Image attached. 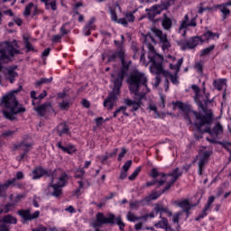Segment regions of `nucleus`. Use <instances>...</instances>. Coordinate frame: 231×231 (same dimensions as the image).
<instances>
[{"instance_id":"obj_1","label":"nucleus","mask_w":231,"mask_h":231,"mask_svg":"<svg viewBox=\"0 0 231 231\" xmlns=\"http://www.w3.org/2000/svg\"><path fill=\"white\" fill-rule=\"evenodd\" d=\"M127 82L131 93L135 95V100L126 98L125 99V104L126 107H132L131 111H138L142 106V98L150 91L147 87V76H145V73L134 69L130 73Z\"/></svg>"},{"instance_id":"obj_2","label":"nucleus","mask_w":231,"mask_h":231,"mask_svg":"<svg viewBox=\"0 0 231 231\" xmlns=\"http://www.w3.org/2000/svg\"><path fill=\"white\" fill-rule=\"evenodd\" d=\"M117 55L122 62L121 70L118 73L112 74V82L114 84V88L103 103L104 107H106L108 111H111L113 107H115V103L116 102V98H118L124 77L127 75V71H129V68L131 66V60H129L127 55H125V51L124 49H121L117 52Z\"/></svg>"},{"instance_id":"obj_3","label":"nucleus","mask_w":231,"mask_h":231,"mask_svg":"<svg viewBox=\"0 0 231 231\" xmlns=\"http://www.w3.org/2000/svg\"><path fill=\"white\" fill-rule=\"evenodd\" d=\"M144 42H147L148 48L150 50L148 54V59L150 60V71L153 75H163L167 79H171L172 84L178 85V77L165 71L163 69V56L160 55L156 51H154V47L151 45V42L156 43V41L151 34H146L144 36Z\"/></svg>"},{"instance_id":"obj_4","label":"nucleus","mask_w":231,"mask_h":231,"mask_svg":"<svg viewBox=\"0 0 231 231\" xmlns=\"http://www.w3.org/2000/svg\"><path fill=\"white\" fill-rule=\"evenodd\" d=\"M23 89L22 86H19L17 89L11 91L9 94L4 96L0 101V106L4 108L3 114L7 120H15V116L18 113H24L26 109L22 106H19L15 93H19Z\"/></svg>"},{"instance_id":"obj_5","label":"nucleus","mask_w":231,"mask_h":231,"mask_svg":"<svg viewBox=\"0 0 231 231\" xmlns=\"http://www.w3.org/2000/svg\"><path fill=\"white\" fill-rule=\"evenodd\" d=\"M19 53L17 42H4L0 43V71L3 69V62L12 60L14 55Z\"/></svg>"},{"instance_id":"obj_6","label":"nucleus","mask_w":231,"mask_h":231,"mask_svg":"<svg viewBox=\"0 0 231 231\" xmlns=\"http://www.w3.org/2000/svg\"><path fill=\"white\" fill-rule=\"evenodd\" d=\"M67 175L62 170H56L52 175V180L49 185L50 190H52V196L59 198L62 194V187H66Z\"/></svg>"},{"instance_id":"obj_7","label":"nucleus","mask_w":231,"mask_h":231,"mask_svg":"<svg viewBox=\"0 0 231 231\" xmlns=\"http://www.w3.org/2000/svg\"><path fill=\"white\" fill-rule=\"evenodd\" d=\"M151 176L152 178H161V180H163L164 183L167 184L165 190H169L171 189V185H172V183L181 176V171H180V169L176 168L171 173L165 175L158 172V169L152 168L151 171Z\"/></svg>"},{"instance_id":"obj_8","label":"nucleus","mask_w":231,"mask_h":231,"mask_svg":"<svg viewBox=\"0 0 231 231\" xmlns=\"http://www.w3.org/2000/svg\"><path fill=\"white\" fill-rule=\"evenodd\" d=\"M212 155V148L210 147H201L199 151V155L197 157L198 165H199V174H203L205 165L208 163L210 156Z\"/></svg>"},{"instance_id":"obj_9","label":"nucleus","mask_w":231,"mask_h":231,"mask_svg":"<svg viewBox=\"0 0 231 231\" xmlns=\"http://www.w3.org/2000/svg\"><path fill=\"white\" fill-rule=\"evenodd\" d=\"M198 18V14L190 18V14H188L184 15L183 20L180 22V25L179 27V33L182 35V37H185L187 35V32L189 31V28H196L197 23L196 19Z\"/></svg>"},{"instance_id":"obj_10","label":"nucleus","mask_w":231,"mask_h":231,"mask_svg":"<svg viewBox=\"0 0 231 231\" xmlns=\"http://www.w3.org/2000/svg\"><path fill=\"white\" fill-rule=\"evenodd\" d=\"M193 115L197 120L195 125L199 131H201V127H203V125H207L208 127L210 122H212V110H209L208 113L203 116L198 112H193Z\"/></svg>"},{"instance_id":"obj_11","label":"nucleus","mask_w":231,"mask_h":231,"mask_svg":"<svg viewBox=\"0 0 231 231\" xmlns=\"http://www.w3.org/2000/svg\"><path fill=\"white\" fill-rule=\"evenodd\" d=\"M152 33H153L155 37H158V39H160V42L162 44V49L163 50V51L171 48V42H169V40L167 39V34H163V32L157 28H152Z\"/></svg>"},{"instance_id":"obj_12","label":"nucleus","mask_w":231,"mask_h":231,"mask_svg":"<svg viewBox=\"0 0 231 231\" xmlns=\"http://www.w3.org/2000/svg\"><path fill=\"white\" fill-rule=\"evenodd\" d=\"M201 44V38L199 36L190 38L186 42H180L181 50H194L196 46Z\"/></svg>"},{"instance_id":"obj_13","label":"nucleus","mask_w":231,"mask_h":231,"mask_svg":"<svg viewBox=\"0 0 231 231\" xmlns=\"http://www.w3.org/2000/svg\"><path fill=\"white\" fill-rule=\"evenodd\" d=\"M166 61L170 63V69H172L175 75H178L180 69L181 68V64H183V58L178 60L176 61V58L173 56H167Z\"/></svg>"},{"instance_id":"obj_14","label":"nucleus","mask_w":231,"mask_h":231,"mask_svg":"<svg viewBox=\"0 0 231 231\" xmlns=\"http://www.w3.org/2000/svg\"><path fill=\"white\" fill-rule=\"evenodd\" d=\"M163 10H167V5H153L150 9H146V12L148 14V17L150 19H152L153 17H156V15H160Z\"/></svg>"},{"instance_id":"obj_15","label":"nucleus","mask_w":231,"mask_h":231,"mask_svg":"<svg viewBox=\"0 0 231 231\" xmlns=\"http://www.w3.org/2000/svg\"><path fill=\"white\" fill-rule=\"evenodd\" d=\"M34 111H36L40 116H44L46 113H51L53 107L51 106V103L46 102L43 105L34 106Z\"/></svg>"},{"instance_id":"obj_16","label":"nucleus","mask_w":231,"mask_h":231,"mask_svg":"<svg viewBox=\"0 0 231 231\" xmlns=\"http://www.w3.org/2000/svg\"><path fill=\"white\" fill-rule=\"evenodd\" d=\"M215 199H216V198H214V196H210L208 198V202L205 205L203 210L196 217V221H199V219H203V217H207V215H208L207 212H208V210H210V208H212V203H214Z\"/></svg>"},{"instance_id":"obj_17","label":"nucleus","mask_w":231,"mask_h":231,"mask_svg":"<svg viewBox=\"0 0 231 231\" xmlns=\"http://www.w3.org/2000/svg\"><path fill=\"white\" fill-rule=\"evenodd\" d=\"M19 216L24 219V221H32V219H37L41 216V212L35 211L34 213H30L29 209L18 211Z\"/></svg>"},{"instance_id":"obj_18","label":"nucleus","mask_w":231,"mask_h":231,"mask_svg":"<svg viewBox=\"0 0 231 231\" xmlns=\"http://www.w3.org/2000/svg\"><path fill=\"white\" fill-rule=\"evenodd\" d=\"M154 214H167L168 216H172V213L167 209V208H163L162 205H157L155 208L151 212V214L147 215L146 217H154L156 215Z\"/></svg>"},{"instance_id":"obj_19","label":"nucleus","mask_w":231,"mask_h":231,"mask_svg":"<svg viewBox=\"0 0 231 231\" xmlns=\"http://www.w3.org/2000/svg\"><path fill=\"white\" fill-rule=\"evenodd\" d=\"M199 38H200L201 43L208 42V41H214V39H219V34L208 31Z\"/></svg>"},{"instance_id":"obj_20","label":"nucleus","mask_w":231,"mask_h":231,"mask_svg":"<svg viewBox=\"0 0 231 231\" xmlns=\"http://www.w3.org/2000/svg\"><path fill=\"white\" fill-rule=\"evenodd\" d=\"M228 6H231V0L227 3L217 5V8H218L219 12L224 15V19H226V16L230 15V9H228Z\"/></svg>"},{"instance_id":"obj_21","label":"nucleus","mask_w":231,"mask_h":231,"mask_svg":"<svg viewBox=\"0 0 231 231\" xmlns=\"http://www.w3.org/2000/svg\"><path fill=\"white\" fill-rule=\"evenodd\" d=\"M46 174H48V171H46V170L42 169V167H38L32 171L31 176L32 180H39L42 178V176H46Z\"/></svg>"},{"instance_id":"obj_22","label":"nucleus","mask_w":231,"mask_h":231,"mask_svg":"<svg viewBox=\"0 0 231 231\" xmlns=\"http://www.w3.org/2000/svg\"><path fill=\"white\" fill-rule=\"evenodd\" d=\"M5 77L6 80H9L11 84H14V82H15V78L18 77V74L14 69H7L5 72Z\"/></svg>"},{"instance_id":"obj_23","label":"nucleus","mask_w":231,"mask_h":231,"mask_svg":"<svg viewBox=\"0 0 231 231\" xmlns=\"http://www.w3.org/2000/svg\"><path fill=\"white\" fill-rule=\"evenodd\" d=\"M204 133H209L211 136H217L223 133V126L219 124H217L212 131H210V127H208L206 130H204Z\"/></svg>"},{"instance_id":"obj_24","label":"nucleus","mask_w":231,"mask_h":231,"mask_svg":"<svg viewBox=\"0 0 231 231\" xmlns=\"http://www.w3.org/2000/svg\"><path fill=\"white\" fill-rule=\"evenodd\" d=\"M24 15L28 16L30 14H37V5H33V3H30L26 7L24 11Z\"/></svg>"},{"instance_id":"obj_25","label":"nucleus","mask_w":231,"mask_h":231,"mask_svg":"<svg viewBox=\"0 0 231 231\" xmlns=\"http://www.w3.org/2000/svg\"><path fill=\"white\" fill-rule=\"evenodd\" d=\"M125 111H127V106H120L116 111L114 112V118H116V116H129V114H127Z\"/></svg>"},{"instance_id":"obj_26","label":"nucleus","mask_w":231,"mask_h":231,"mask_svg":"<svg viewBox=\"0 0 231 231\" xmlns=\"http://www.w3.org/2000/svg\"><path fill=\"white\" fill-rule=\"evenodd\" d=\"M213 84L216 89H217L218 91H221V89H224L225 88H226V79H217V80H215Z\"/></svg>"},{"instance_id":"obj_27","label":"nucleus","mask_w":231,"mask_h":231,"mask_svg":"<svg viewBox=\"0 0 231 231\" xmlns=\"http://www.w3.org/2000/svg\"><path fill=\"white\" fill-rule=\"evenodd\" d=\"M46 8L50 10V8L53 11L57 10V0H42Z\"/></svg>"},{"instance_id":"obj_28","label":"nucleus","mask_w":231,"mask_h":231,"mask_svg":"<svg viewBox=\"0 0 231 231\" xmlns=\"http://www.w3.org/2000/svg\"><path fill=\"white\" fill-rule=\"evenodd\" d=\"M154 226L156 228H165L166 231H169V221L167 220V218H162L161 221L154 224Z\"/></svg>"},{"instance_id":"obj_29","label":"nucleus","mask_w":231,"mask_h":231,"mask_svg":"<svg viewBox=\"0 0 231 231\" xmlns=\"http://www.w3.org/2000/svg\"><path fill=\"white\" fill-rule=\"evenodd\" d=\"M3 222L7 223V225H16L17 224V218L11 215H6L3 217Z\"/></svg>"},{"instance_id":"obj_30","label":"nucleus","mask_w":231,"mask_h":231,"mask_svg":"<svg viewBox=\"0 0 231 231\" xmlns=\"http://www.w3.org/2000/svg\"><path fill=\"white\" fill-rule=\"evenodd\" d=\"M69 133V129L68 126L64 124H60L58 126V134L60 136H62V134H68Z\"/></svg>"},{"instance_id":"obj_31","label":"nucleus","mask_w":231,"mask_h":231,"mask_svg":"<svg viewBox=\"0 0 231 231\" xmlns=\"http://www.w3.org/2000/svg\"><path fill=\"white\" fill-rule=\"evenodd\" d=\"M173 106L175 109H180V111H189V105H186L180 101L173 103Z\"/></svg>"},{"instance_id":"obj_32","label":"nucleus","mask_w":231,"mask_h":231,"mask_svg":"<svg viewBox=\"0 0 231 231\" xmlns=\"http://www.w3.org/2000/svg\"><path fill=\"white\" fill-rule=\"evenodd\" d=\"M193 91H195V102L199 104V106H201V97H199V88L197 85H193L192 87Z\"/></svg>"},{"instance_id":"obj_33","label":"nucleus","mask_w":231,"mask_h":231,"mask_svg":"<svg viewBox=\"0 0 231 231\" xmlns=\"http://www.w3.org/2000/svg\"><path fill=\"white\" fill-rule=\"evenodd\" d=\"M164 30H170V28L172 26V20L171 18L165 16L164 19H162V23Z\"/></svg>"},{"instance_id":"obj_34","label":"nucleus","mask_w":231,"mask_h":231,"mask_svg":"<svg viewBox=\"0 0 231 231\" xmlns=\"http://www.w3.org/2000/svg\"><path fill=\"white\" fill-rule=\"evenodd\" d=\"M179 207H180L184 212H189V210H190V203H189V200L187 199L179 202Z\"/></svg>"},{"instance_id":"obj_35","label":"nucleus","mask_w":231,"mask_h":231,"mask_svg":"<svg viewBox=\"0 0 231 231\" xmlns=\"http://www.w3.org/2000/svg\"><path fill=\"white\" fill-rule=\"evenodd\" d=\"M142 171V167H137L134 171L128 177V180H130V181H134V180H136L138 174H140V172Z\"/></svg>"},{"instance_id":"obj_36","label":"nucleus","mask_w":231,"mask_h":231,"mask_svg":"<svg viewBox=\"0 0 231 231\" xmlns=\"http://www.w3.org/2000/svg\"><path fill=\"white\" fill-rule=\"evenodd\" d=\"M163 183H165V180H157L156 179H154L153 180L147 182L146 187H151L152 185H157V187H162Z\"/></svg>"},{"instance_id":"obj_37","label":"nucleus","mask_w":231,"mask_h":231,"mask_svg":"<svg viewBox=\"0 0 231 231\" xmlns=\"http://www.w3.org/2000/svg\"><path fill=\"white\" fill-rule=\"evenodd\" d=\"M181 212H178L173 215H171L172 223H174V225H176L177 226L180 223V217H181Z\"/></svg>"},{"instance_id":"obj_38","label":"nucleus","mask_w":231,"mask_h":231,"mask_svg":"<svg viewBox=\"0 0 231 231\" xmlns=\"http://www.w3.org/2000/svg\"><path fill=\"white\" fill-rule=\"evenodd\" d=\"M91 30H93V22H90L88 24H87L83 30L84 34L88 37L91 35Z\"/></svg>"},{"instance_id":"obj_39","label":"nucleus","mask_w":231,"mask_h":231,"mask_svg":"<svg viewBox=\"0 0 231 231\" xmlns=\"http://www.w3.org/2000/svg\"><path fill=\"white\" fill-rule=\"evenodd\" d=\"M77 152V148L74 145L69 144L65 146L63 152H67L68 154H73V152Z\"/></svg>"},{"instance_id":"obj_40","label":"nucleus","mask_w":231,"mask_h":231,"mask_svg":"<svg viewBox=\"0 0 231 231\" xmlns=\"http://www.w3.org/2000/svg\"><path fill=\"white\" fill-rule=\"evenodd\" d=\"M161 194L158 192H152L151 195H149L148 197H146L144 199V201H152L154 199H158V198H160Z\"/></svg>"},{"instance_id":"obj_41","label":"nucleus","mask_w":231,"mask_h":231,"mask_svg":"<svg viewBox=\"0 0 231 231\" xmlns=\"http://www.w3.org/2000/svg\"><path fill=\"white\" fill-rule=\"evenodd\" d=\"M214 48H215V46H214V45H211V46H209V47L204 49V50L201 51V53H200L201 57H205V56H207V55H210V52L214 50Z\"/></svg>"},{"instance_id":"obj_42","label":"nucleus","mask_w":231,"mask_h":231,"mask_svg":"<svg viewBox=\"0 0 231 231\" xmlns=\"http://www.w3.org/2000/svg\"><path fill=\"white\" fill-rule=\"evenodd\" d=\"M136 11H134L133 13H126L125 14V17L128 23H134V14Z\"/></svg>"},{"instance_id":"obj_43","label":"nucleus","mask_w":231,"mask_h":231,"mask_svg":"<svg viewBox=\"0 0 231 231\" xmlns=\"http://www.w3.org/2000/svg\"><path fill=\"white\" fill-rule=\"evenodd\" d=\"M15 183V179H13L11 180H8L5 184L0 186L1 190H6L10 185H14Z\"/></svg>"},{"instance_id":"obj_44","label":"nucleus","mask_w":231,"mask_h":231,"mask_svg":"<svg viewBox=\"0 0 231 231\" xmlns=\"http://www.w3.org/2000/svg\"><path fill=\"white\" fill-rule=\"evenodd\" d=\"M14 208V205L12 204H6L3 209L0 210V214H8V212H10V210H12V208Z\"/></svg>"},{"instance_id":"obj_45","label":"nucleus","mask_w":231,"mask_h":231,"mask_svg":"<svg viewBox=\"0 0 231 231\" xmlns=\"http://www.w3.org/2000/svg\"><path fill=\"white\" fill-rule=\"evenodd\" d=\"M143 201H135V202H133V203H130V208H132V210H134L136 208H139V207H141Z\"/></svg>"},{"instance_id":"obj_46","label":"nucleus","mask_w":231,"mask_h":231,"mask_svg":"<svg viewBox=\"0 0 231 231\" xmlns=\"http://www.w3.org/2000/svg\"><path fill=\"white\" fill-rule=\"evenodd\" d=\"M15 134V131L14 130H6L4 133H2V136H5V138H8Z\"/></svg>"},{"instance_id":"obj_47","label":"nucleus","mask_w":231,"mask_h":231,"mask_svg":"<svg viewBox=\"0 0 231 231\" xmlns=\"http://www.w3.org/2000/svg\"><path fill=\"white\" fill-rule=\"evenodd\" d=\"M126 217H127L128 221H132V222H134L138 219V217H136V216H134V214H133L131 212L127 213Z\"/></svg>"},{"instance_id":"obj_48","label":"nucleus","mask_w":231,"mask_h":231,"mask_svg":"<svg viewBox=\"0 0 231 231\" xmlns=\"http://www.w3.org/2000/svg\"><path fill=\"white\" fill-rule=\"evenodd\" d=\"M60 107L61 109H68V107H69V101L63 100L61 103H60Z\"/></svg>"},{"instance_id":"obj_49","label":"nucleus","mask_w":231,"mask_h":231,"mask_svg":"<svg viewBox=\"0 0 231 231\" xmlns=\"http://www.w3.org/2000/svg\"><path fill=\"white\" fill-rule=\"evenodd\" d=\"M132 163H133V162H131V161L125 162V164L123 165V171L127 172V171H129V169L131 168Z\"/></svg>"},{"instance_id":"obj_50","label":"nucleus","mask_w":231,"mask_h":231,"mask_svg":"<svg viewBox=\"0 0 231 231\" xmlns=\"http://www.w3.org/2000/svg\"><path fill=\"white\" fill-rule=\"evenodd\" d=\"M36 92L31 91V97L32 98V106H35L37 104V101L39 100V97H35Z\"/></svg>"},{"instance_id":"obj_51","label":"nucleus","mask_w":231,"mask_h":231,"mask_svg":"<svg viewBox=\"0 0 231 231\" xmlns=\"http://www.w3.org/2000/svg\"><path fill=\"white\" fill-rule=\"evenodd\" d=\"M32 147V144L26 143H21V148L24 151V152H28V149Z\"/></svg>"},{"instance_id":"obj_52","label":"nucleus","mask_w":231,"mask_h":231,"mask_svg":"<svg viewBox=\"0 0 231 231\" xmlns=\"http://www.w3.org/2000/svg\"><path fill=\"white\" fill-rule=\"evenodd\" d=\"M116 223L119 226V230L124 231V227L125 226V225L124 224V222H122V219L120 217L116 218Z\"/></svg>"},{"instance_id":"obj_53","label":"nucleus","mask_w":231,"mask_h":231,"mask_svg":"<svg viewBox=\"0 0 231 231\" xmlns=\"http://www.w3.org/2000/svg\"><path fill=\"white\" fill-rule=\"evenodd\" d=\"M127 152V150H125V148H122V152L118 154V162H122V158H124Z\"/></svg>"},{"instance_id":"obj_54","label":"nucleus","mask_w":231,"mask_h":231,"mask_svg":"<svg viewBox=\"0 0 231 231\" xmlns=\"http://www.w3.org/2000/svg\"><path fill=\"white\" fill-rule=\"evenodd\" d=\"M116 152H118V149H115L112 153H107L106 155L104 156L103 162H106V160H107V158H111V156H115Z\"/></svg>"},{"instance_id":"obj_55","label":"nucleus","mask_w":231,"mask_h":231,"mask_svg":"<svg viewBox=\"0 0 231 231\" xmlns=\"http://www.w3.org/2000/svg\"><path fill=\"white\" fill-rule=\"evenodd\" d=\"M110 15H111L112 21H114L115 23L118 22V17L116 16V13L114 10L110 11Z\"/></svg>"},{"instance_id":"obj_56","label":"nucleus","mask_w":231,"mask_h":231,"mask_svg":"<svg viewBox=\"0 0 231 231\" xmlns=\"http://www.w3.org/2000/svg\"><path fill=\"white\" fill-rule=\"evenodd\" d=\"M48 93L46 92V90L40 94L38 97V100L36 101V104H39V102H41V100H42V98H44V97H46Z\"/></svg>"},{"instance_id":"obj_57","label":"nucleus","mask_w":231,"mask_h":231,"mask_svg":"<svg viewBox=\"0 0 231 231\" xmlns=\"http://www.w3.org/2000/svg\"><path fill=\"white\" fill-rule=\"evenodd\" d=\"M32 231H48V227L44 226H38L37 227L33 228Z\"/></svg>"},{"instance_id":"obj_58","label":"nucleus","mask_w":231,"mask_h":231,"mask_svg":"<svg viewBox=\"0 0 231 231\" xmlns=\"http://www.w3.org/2000/svg\"><path fill=\"white\" fill-rule=\"evenodd\" d=\"M119 24H123V26H127V19L126 18H120L117 20Z\"/></svg>"},{"instance_id":"obj_59","label":"nucleus","mask_w":231,"mask_h":231,"mask_svg":"<svg viewBox=\"0 0 231 231\" xmlns=\"http://www.w3.org/2000/svg\"><path fill=\"white\" fill-rule=\"evenodd\" d=\"M125 178H127V171L123 170L120 173L119 180H125Z\"/></svg>"},{"instance_id":"obj_60","label":"nucleus","mask_w":231,"mask_h":231,"mask_svg":"<svg viewBox=\"0 0 231 231\" xmlns=\"http://www.w3.org/2000/svg\"><path fill=\"white\" fill-rule=\"evenodd\" d=\"M160 77L156 76L153 83V88H158V86H160Z\"/></svg>"},{"instance_id":"obj_61","label":"nucleus","mask_w":231,"mask_h":231,"mask_svg":"<svg viewBox=\"0 0 231 231\" xmlns=\"http://www.w3.org/2000/svg\"><path fill=\"white\" fill-rule=\"evenodd\" d=\"M84 170H79L76 171V178H82L84 176Z\"/></svg>"},{"instance_id":"obj_62","label":"nucleus","mask_w":231,"mask_h":231,"mask_svg":"<svg viewBox=\"0 0 231 231\" xmlns=\"http://www.w3.org/2000/svg\"><path fill=\"white\" fill-rule=\"evenodd\" d=\"M195 68H196L197 71H199V73H201V71H203V66L201 65V63H197L195 65Z\"/></svg>"},{"instance_id":"obj_63","label":"nucleus","mask_w":231,"mask_h":231,"mask_svg":"<svg viewBox=\"0 0 231 231\" xmlns=\"http://www.w3.org/2000/svg\"><path fill=\"white\" fill-rule=\"evenodd\" d=\"M149 109H150V111H154L155 114H158L156 105H154V104L150 105Z\"/></svg>"},{"instance_id":"obj_64","label":"nucleus","mask_w":231,"mask_h":231,"mask_svg":"<svg viewBox=\"0 0 231 231\" xmlns=\"http://www.w3.org/2000/svg\"><path fill=\"white\" fill-rule=\"evenodd\" d=\"M0 231H10V229L8 228V226H6V225L3 224L0 225Z\"/></svg>"}]
</instances>
